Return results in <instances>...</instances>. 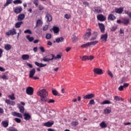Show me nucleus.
<instances>
[{"instance_id": "nucleus-1", "label": "nucleus", "mask_w": 131, "mask_h": 131, "mask_svg": "<svg viewBox=\"0 0 131 131\" xmlns=\"http://www.w3.org/2000/svg\"><path fill=\"white\" fill-rule=\"evenodd\" d=\"M37 94L38 96H40L41 98V102L42 103L47 102V100H48L47 96L49 95V93H48V92H47L46 90H41L37 93Z\"/></svg>"}, {"instance_id": "nucleus-2", "label": "nucleus", "mask_w": 131, "mask_h": 131, "mask_svg": "<svg viewBox=\"0 0 131 131\" xmlns=\"http://www.w3.org/2000/svg\"><path fill=\"white\" fill-rule=\"evenodd\" d=\"M53 60H54V54H50L49 55L44 57L41 61L50 62V61H53Z\"/></svg>"}, {"instance_id": "nucleus-3", "label": "nucleus", "mask_w": 131, "mask_h": 131, "mask_svg": "<svg viewBox=\"0 0 131 131\" xmlns=\"http://www.w3.org/2000/svg\"><path fill=\"white\" fill-rule=\"evenodd\" d=\"M26 94L29 96H32L33 95V88L31 86H29L27 88Z\"/></svg>"}, {"instance_id": "nucleus-4", "label": "nucleus", "mask_w": 131, "mask_h": 131, "mask_svg": "<svg viewBox=\"0 0 131 131\" xmlns=\"http://www.w3.org/2000/svg\"><path fill=\"white\" fill-rule=\"evenodd\" d=\"M95 74H103V70L99 68H94L93 70Z\"/></svg>"}, {"instance_id": "nucleus-5", "label": "nucleus", "mask_w": 131, "mask_h": 131, "mask_svg": "<svg viewBox=\"0 0 131 131\" xmlns=\"http://www.w3.org/2000/svg\"><path fill=\"white\" fill-rule=\"evenodd\" d=\"M93 98H95V94H90L86 95H85L83 97V99H93Z\"/></svg>"}, {"instance_id": "nucleus-6", "label": "nucleus", "mask_w": 131, "mask_h": 131, "mask_svg": "<svg viewBox=\"0 0 131 131\" xmlns=\"http://www.w3.org/2000/svg\"><path fill=\"white\" fill-rule=\"evenodd\" d=\"M97 20H99V21H103L106 20V17L102 14H99L97 15Z\"/></svg>"}, {"instance_id": "nucleus-7", "label": "nucleus", "mask_w": 131, "mask_h": 131, "mask_svg": "<svg viewBox=\"0 0 131 131\" xmlns=\"http://www.w3.org/2000/svg\"><path fill=\"white\" fill-rule=\"evenodd\" d=\"M98 26L100 29L101 32L104 33L105 32V25L103 24L98 23Z\"/></svg>"}, {"instance_id": "nucleus-8", "label": "nucleus", "mask_w": 131, "mask_h": 131, "mask_svg": "<svg viewBox=\"0 0 131 131\" xmlns=\"http://www.w3.org/2000/svg\"><path fill=\"white\" fill-rule=\"evenodd\" d=\"M53 125H54V121H48L47 122H45L43 124L44 126H47V127H51Z\"/></svg>"}, {"instance_id": "nucleus-9", "label": "nucleus", "mask_w": 131, "mask_h": 131, "mask_svg": "<svg viewBox=\"0 0 131 131\" xmlns=\"http://www.w3.org/2000/svg\"><path fill=\"white\" fill-rule=\"evenodd\" d=\"M91 35H92V33L91 32H86L83 36L84 39L88 40V39H89V38H90L91 37Z\"/></svg>"}, {"instance_id": "nucleus-10", "label": "nucleus", "mask_w": 131, "mask_h": 131, "mask_svg": "<svg viewBox=\"0 0 131 131\" xmlns=\"http://www.w3.org/2000/svg\"><path fill=\"white\" fill-rule=\"evenodd\" d=\"M107 38H108V34H104L101 36L100 39L102 41H107Z\"/></svg>"}, {"instance_id": "nucleus-11", "label": "nucleus", "mask_w": 131, "mask_h": 131, "mask_svg": "<svg viewBox=\"0 0 131 131\" xmlns=\"http://www.w3.org/2000/svg\"><path fill=\"white\" fill-rule=\"evenodd\" d=\"M36 70L35 69H33L30 71L29 78H32L34 75L35 74Z\"/></svg>"}, {"instance_id": "nucleus-12", "label": "nucleus", "mask_w": 131, "mask_h": 131, "mask_svg": "<svg viewBox=\"0 0 131 131\" xmlns=\"http://www.w3.org/2000/svg\"><path fill=\"white\" fill-rule=\"evenodd\" d=\"M12 115L13 116H16V117H19V118H22V117H23L22 114H21L19 113H17L16 112H12Z\"/></svg>"}, {"instance_id": "nucleus-13", "label": "nucleus", "mask_w": 131, "mask_h": 131, "mask_svg": "<svg viewBox=\"0 0 131 131\" xmlns=\"http://www.w3.org/2000/svg\"><path fill=\"white\" fill-rule=\"evenodd\" d=\"M20 12H22V8L21 7H16L14 10V13H15V14H20Z\"/></svg>"}, {"instance_id": "nucleus-14", "label": "nucleus", "mask_w": 131, "mask_h": 131, "mask_svg": "<svg viewBox=\"0 0 131 131\" xmlns=\"http://www.w3.org/2000/svg\"><path fill=\"white\" fill-rule=\"evenodd\" d=\"M24 18H25V14H21L19 15H18L17 17V20L21 21L22 20H24Z\"/></svg>"}, {"instance_id": "nucleus-15", "label": "nucleus", "mask_w": 131, "mask_h": 131, "mask_svg": "<svg viewBox=\"0 0 131 131\" xmlns=\"http://www.w3.org/2000/svg\"><path fill=\"white\" fill-rule=\"evenodd\" d=\"M46 19H47V22H51L52 21V16L49 13H47L46 15Z\"/></svg>"}, {"instance_id": "nucleus-16", "label": "nucleus", "mask_w": 131, "mask_h": 131, "mask_svg": "<svg viewBox=\"0 0 131 131\" xmlns=\"http://www.w3.org/2000/svg\"><path fill=\"white\" fill-rule=\"evenodd\" d=\"M35 64L36 65V66H38V67L40 68L46 67V66H47V64L39 63L37 61L35 62Z\"/></svg>"}, {"instance_id": "nucleus-17", "label": "nucleus", "mask_w": 131, "mask_h": 131, "mask_svg": "<svg viewBox=\"0 0 131 131\" xmlns=\"http://www.w3.org/2000/svg\"><path fill=\"white\" fill-rule=\"evenodd\" d=\"M52 30L54 31V33H58L60 31V29L59 27L54 26L53 27Z\"/></svg>"}, {"instance_id": "nucleus-18", "label": "nucleus", "mask_w": 131, "mask_h": 131, "mask_svg": "<svg viewBox=\"0 0 131 131\" xmlns=\"http://www.w3.org/2000/svg\"><path fill=\"white\" fill-rule=\"evenodd\" d=\"M115 12L118 14H121L122 12H123V8L121 7V8H119V9H116L115 10Z\"/></svg>"}, {"instance_id": "nucleus-19", "label": "nucleus", "mask_w": 131, "mask_h": 131, "mask_svg": "<svg viewBox=\"0 0 131 131\" xmlns=\"http://www.w3.org/2000/svg\"><path fill=\"white\" fill-rule=\"evenodd\" d=\"M23 24V21H19L15 24V28H20L21 25Z\"/></svg>"}, {"instance_id": "nucleus-20", "label": "nucleus", "mask_w": 131, "mask_h": 131, "mask_svg": "<svg viewBox=\"0 0 131 131\" xmlns=\"http://www.w3.org/2000/svg\"><path fill=\"white\" fill-rule=\"evenodd\" d=\"M24 115L25 116L24 119H25V120H29V119L31 118V116L29 114L25 113Z\"/></svg>"}, {"instance_id": "nucleus-21", "label": "nucleus", "mask_w": 131, "mask_h": 131, "mask_svg": "<svg viewBox=\"0 0 131 131\" xmlns=\"http://www.w3.org/2000/svg\"><path fill=\"white\" fill-rule=\"evenodd\" d=\"M26 38L27 39H28V40H29V41H30V42H31L34 40V38H33V37H30V35H27Z\"/></svg>"}, {"instance_id": "nucleus-22", "label": "nucleus", "mask_w": 131, "mask_h": 131, "mask_svg": "<svg viewBox=\"0 0 131 131\" xmlns=\"http://www.w3.org/2000/svg\"><path fill=\"white\" fill-rule=\"evenodd\" d=\"M18 108L19 109V112H20V113H24V111H25V108H24V106L22 105H19Z\"/></svg>"}, {"instance_id": "nucleus-23", "label": "nucleus", "mask_w": 131, "mask_h": 131, "mask_svg": "<svg viewBox=\"0 0 131 131\" xmlns=\"http://www.w3.org/2000/svg\"><path fill=\"white\" fill-rule=\"evenodd\" d=\"M5 49L6 51H10L12 49V46L10 44H7L5 46Z\"/></svg>"}, {"instance_id": "nucleus-24", "label": "nucleus", "mask_w": 131, "mask_h": 131, "mask_svg": "<svg viewBox=\"0 0 131 131\" xmlns=\"http://www.w3.org/2000/svg\"><path fill=\"white\" fill-rule=\"evenodd\" d=\"M21 59L23 60H28V59H29V55L27 54L23 55L21 56Z\"/></svg>"}, {"instance_id": "nucleus-25", "label": "nucleus", "mask_w": 131, "mask_h": 131, "mask_svg": "<svg viewBox=\"0 0 131 131\" xmlns=\"http://www.w3.org/2000/svg\"><path fill=\"white\" fill-rule=\"evenodd\" d=\"M56 41L57 43L63 42V41H64V38L61 37H59L58 38H57V39H56Z\"/></svg>"}, {"instance_id": "nucleus-26", "label": "nucleus", "mask_w": 131, "mask_h": 131, "mask_svg": "<svg viewBox=\"0 0 131 131\" xmlns=\"http://www.w3.org/2000/svg\"><path fill=\"white\" fill-rule=\"evenodd\" d=\"M114 100L116 101H123V100L122 99V98L121 97H118L117 96H115Z\"/></svg>"}, {"instance_id": "nucleus-27", "label": "nucleus", "mask_w": 131, "mask_h": 131, "mask_svg": "<svg viewBox=\"0 0 131 131\" xmlns=\"http://www.w3.org/2000/svg\"><path fill=\"white\" fill-rule=\"evenodd\" d=\"M100 126H101V127H102V128H104V127H107V124H106V123H105V122L103 121L102 122V123H101L100 124Z\"/></svg>"}, {"instance_id": "nucleus-28", "label": "nucleus", "mask_w": 131, "mask_h": 131, "mask_svg": "<svg viewBox=\"0 0 131 131\" xmlns=\"http://www.w3.org/2000/svg\"><path fill=\"white\" fill-rule=\"evenodd\" d=\"M13 1L12 0H7L6 4L4 5V7H8V6H9V5H10V4H12Z\"/></svg>"}, {"instance_id": "nucleus-29", "label": "nucleus", "mask_w": 131, "mask_h": 131, "mask_svg": "<svg viewBox=\"0 0 131 131\" xmlns=\"http://www.w3.org/2000/svg\"><path fill=\"white\" fill-rule=\"evenodd\" d=\"M98 42H99L98 41H91V42H89V45L90 46H96V45H97V43H98Z\"/></svg>"}, {"instance_id": "nucleus-30", "label": "nucleus", "mask_w": 131, "mask_h": 131, "mask_svg": "<svg viewBox=\"0 0 131 131\" xmlns=\"http://www.w3.org/2000/svg\"><path fill=\"white\" fill-rule=\"evenodd\" d=\"M106 104H111V101L109 100H104L101 103V105H105Z\"/></svg>"}, {"instance_id": "nucleus-31", "label": "nucleus", "mask_w": 131, "mask_h": 131, "mask_svg": "<svg viewBox=\"0 0 131 131\" xmlns=\"http://www.w3.org/2000/svg\"><path fill=\"white\" fill-rule=\"evenodd\" d=\"M2 124L4 127H8L9 126V123L7 121H3Z\"/></svg>"}, {"instance_id": "nucleus-32", "label": "nucleus", "mask_w": 131, "mask_h": 131, "mask_svg": "<svg viewBox=\"0 0 131 131\" xmlns=\"http://www.w3.org/2000/svg\"><path fill=\"white\" fill-rule=\"evenodd\" d=\"M116 17H115V16H114V15L113 14H111L109 15L108 19H109L110 20H114V19H116Z\"/></svg>"}, {"instance_id": "nucleus-33", "label": "nucleus", "mask_w": 131, "mask_h": 131, "mask_svg": "<svg viewBox=\"0 0 131 131\" xmlns=\"http://www.w3.org/2000/svg\"><path fill=\"white\" fill-rule=\"evenodd\" d=\"M8 98L10 99V100H15V99H16L14 94H12V95H9Z\"/></svg>"}, {"instance_id": "nucleus-34", "label": "nucleus", "mask_w": 131, "mask_h": 131, "mask_svg": "<svg viewBox=\"0 0 131 131\" xmlns=\"http://www.w3.org/2000/svg\"><path fill=\"white\" fill-rule=\"evenodd\" d=\"M61 57H62V55H61V54H58L55 57V55H54V59L55 60H56L57 59H61Z\"/></svg>"}, {"instance_id": "nucleus-35", "label": "nucleus", "mask_w": 131, "mask_h": 131, "mask_svg": "<svg viewBox=\"0 0 131 131\" xmlns=\"http://www.w3.org/2000/svg\"><path fill=\"white\" fill-rule=\"evenodd\" d=\"M81 59H82V61H86V60H88L89 56H83L82 58L80 57Z\"/></svg>"}, {"instance_id": "nucleus-36", "label": "nucleus", "mask_w": 131, "mask_h": 131, "mask_svg": "<svg viewBox=\"0 0 131 131\" xmlns=\"http://www.w3.org/2000/svg\"><path fill=\"white\" fill-rule=\"evenodd\" d=\"M123 24H128L129 23V20L124 18L123 19Z\"/></svg>"}, {"instance_id": "nucleus-37", "label": "nucleus", "mask_w": 131, "mask_h": 131, "mask_svg": "<svg viewBox=\"0 0 131 131\" xmlns=\"http://www.w3.org/2000/svg\"><path fill=\"white\" fill-rule=\"evenodd\" d=\"M111 113V110L109 108H106L104 110L105 114H109V113Z\"/></svg>"}, {"instance_id": "nucleus-38", "label": "nucleus", "mask_w": 131, "mask_h": 131, "mask_svg": "<svg viewBox=\"0 0 131 131\" xmlns=\"http://www.w3.org/2000/svg\"><path fill=\"white\" fill-rule=\"evenodd\" d=\"M41 24V20L40 19H38L36 23V27H38L39 25Z\"/></svg>"}, {"instance_id": "nucleus-39", "label": "nucleus", "mask_w": 131, "mask_h": 131, "mask_svg": "<svg viewBox=\"0 0 131 131\" xmlns=\"http://www.w3.org/2000/svg\"><path fill=\"white\" fill-rule=\"evenodd\" d=\"M46 38L47 39H51L52 38V34L48 33L46 35Z\"/></svg>"}, {"instance_id": "nucleus-40", "label": "nucleus", "mask_w": 131, "mask_h": 131, "mask_svg": "<svg viewBox=\"0 0 131 131\" xmlns=\"http://www.w3.org/2000/svg\"><path fill=\"white\" fill-rule=\"evenodd\" d=\"M10 31L12 35H14V34H16V33H17L16 32V30H15V29H13L12 30H11Z\"/></svg>"}, {"instance_id": "nucleus-41", "label": "nucleus", "mask_w": 131, "mask_h": 131, "mask_svg": "<svg viewBox=\"0 0 131 131\" xmlns=\"http://www.w3.org/2000/svg\"><path fill=\"white\" fill-rule=\"evenodd\" d=\"M125 14L128 15L129 18H131V12H130V11H129L128 10H127V11L126 10V11H125Z\"/></svg>"}, {"instance_id": "nucleus-42", "label": "nucleus", "mask_w": 131, "mask_h": 131, "mask_svg": "<svg viewBox=\"0 0 131 131\" xmlns=\"http://www.w3.org/2000/svg\"><path fill=\"white\" fill-rule=\"evenodd\" d=\"M24 33H29V34H32V32L30 29H28L24 31Z\"/></svg>"}, {"instance_id": "nucleus-43", "label": "nucleus", "mask_w": 131, "mask_h": 131, "mask_svg": "<svg viewBox=\"0 0 131 131\" xmlns=\"http://www.w3.org/2000/svg\"><path fill=\"white\" fill-rule=\"evenodd\" d=\"M81 47L83 48H86V47H90V43L88 42L85 44L82 45Z\"/></svg>"}, {"instance_id": "nucleus-44", "label": "nucleus", "mask_w": 131, "mask_h": 131, "mask_svg": "<svg viewBox=\"0 0 131 131\" xmlns=\"http://www.w3.org/2000/svg\"><path fill=\"white\" fill-rule=\"evenodd\" d=\"M14 120L17 123H21V119L18 118H14Z\"/></svg>"}, {"instance_id": "nucleus-45", "label": "nucleus", "mask_w": 131, "mask_h": 131, "mask_svg": "<svg viewBox=\"0 0 131 131\" xmlns=\"http://www.w3.org/2000/svg\"><path fill=\"white\" fill-rule=\"evenodd\" d=\"M13 4H22V2L21 1V0H15L13 1Z\"/></svg>"}, {"instance_id": "nucleus-46", "label": "nucleus", "mask_w": 131, "mask_h": 131, "mask_svg": "<svg viewBox=\"0 0 131 131\" xmlns=\"http://www.w3.org/2000/svg\"><path fill=\"white\" fill-rule=\"evenodd\" d=\"M52 94L54 96H57V95H58V92H57L56 90H53Z\"/></svg>"}, {"instance_id": "nucleus-47", "label": "nucleus", "mask_w": 131, "mask_h": 131, "mask_svg": "<svg viewBox=\"0 0 131 131\" xmlns=\"http://www.w3.org/2000/svg\"><path fill=\"white\" fill-rule=\"evenodd\" d=\"M48 28H49V26L45 25L44 27H43L42 30H43V31H46L48 30Z\"/></svg>"}, {"instance_id": "nucleus-48", "label": "nucleus", "mask_w": 131, "mask_h": 131, "mask_svg": "<svg viewBox=\"0 0 131 131\" xmlns=\"http://www.w3.org/2000/svg\"><path fill=\"white\" fill-rule=\"evenodd\" d=\"M9 130L10 131H17V129L13 127H10L9 128Z\"/></svg>"}, {"instance_id": "nucleus-49", "label": "nucleus", "mask_w": 131, "mask_h": 131, "mask_svg": "<svg viewBox=\"0 0 131 131\" xmlns=\"http://www.w3.org/2000/svg\"><path fill=\"white\" fill-rule=\"evenodd\" d=\"M64 17L66 19H70V18H71V15H70V14H66L64 15Z\"/></svg>"}, {"instance_id": "nucleus-50", "label": "nucleus", "mask_w": 131, "mask_h": 131, "mask_svg": "<svg viewBox=\"0 0 131 131\" xmlns=\"http://www.w3.org/2000/svg\"><path fill=\"white\" fill-rule=\"evenodd\" d=\"M34 5H35L36 7L38 6V0H34L33 2Z\"/></svg>"}, {"instance_id": "nucleus-51", "label": "nucleus", "mask_w": 131, "mask_h": 131, "mask_svg": "<svg viewBox=\"0 0 131 131\" xmlns=\"http://www.w3.org/2000/svg\"><path fill=\"white\" fill-rule=\"evenodd\" d=\"M89 104H90V105H94V104H95V100H94V99H91L90 101Z\"/></svg>"}, {"instance_id": "nucleus-52", "label": "nucleus", "mask_w": 131, "mask_h": 131, "mask_svg": "<svg viewBox=\"0 0 131 131\" xmlns=\"http://www.w3.org/2000/svg\"><path fill=\"white\" fill-rule=\"evenodd\" d=\"M73 41L74 42H75L76 41H77V37L76 36H74L72 38Z\"/></svg>"}, {"instance_id": "nucleus-53", "label": "nucleus", "mask_w": 131, "mask_h": 131, "mask_svg": "<svg viewBox=\"0 0 131 131\" xmlns=\"http://www.w3.org/2000/svg\"><path fill=\"white\" fill-rule=\"evenodd\" d=\"M72 125L73 126H76V125H78V122H73L72 123Z\"/></svg>"}, {"instance_id": "nucleus-54", "label": "nucleus", "mask_w": 131, "mask_h": 131, "mask_svg": "<svg viewBox=\"0 0 131 131\" xmlns=\"http://www.w3.org/2000/svg\"><path fill=\"white\" fill-rule=\"evenodd\" d=\"M39 49L42 53H45V48H43V47H40Z\"/></svg>"}, {"instance_id": "nucleus-55", "label": "nucleus", "mask_w": 131, "mask_h": 131, "mask_svg": "<svg viewBox=\"0 0 131 131\" xmlns=\"http://www.w3.org/2000/svg\"><path fill=\"white\" fill-rule=\"evenodd\" d=\"M123 85H121L119 87L118 90L119 91H120V92H121V91H123Z\"/></svg>"}, {"instance_id": "nucleus-56", "label": "nucleus", "mask_w": 131, "mask_h": 131, "mask_svg": "<svg viewBox=\"0 0 131 131\" xmlns=\"http://www.w3.org/2000/svg\"><path fill=\"white\" fill-rule=\"evenodd\" d=\"M95 57L93 55L88 56V60H93Z\"/></svg>"}, {"instance_id": "nucleus-57", "label": "nucleus", "mask_w": 131, "mask_h": 131, "mask_svg": "<svg viewBox=\"0 0 131 131\" xmlns=\"http://www.w3.org/2000/svg\"><path fill=\"white\" fill-rule=\"evenodd\" d=\"M2 78L3 79L8 80V77H7V76H6L5 75H3L2 76Z\"/></svg>"}, {"instance_id": "nucleus-58", "label": "nucleus", "mask_w": 131, "mask_h": 131, "mask_svg": "<svg viewBox=\"0 0 131 131\" xmlns=\"http://www.w3.org/2000/svg\"><path fill=\"white\" fill-rule=\"evenodd\" d=\"M6 103H7V104H8V105H10V104L11 103V100H9V99H6L5 100Z\"/></svg>"}, {"instance_id": "nucleus-59", "label": "nucleus", "mask_w": 131, "mask_h": 131, "mask_svg": "<svg viewBox=\"0 0 131 131\" xmlns=\"http://www.w3.org/2000/svg\"><path fill=\"white\" fill-rule=\"evenodd\" d=\"M27 66H28L30 68H32L33 67V66L29 63H27Z\"/></svg>"}, {"instance_id": "nucleus-60", "label": "nucleus", "mask_w": 131, "mask_h": 131, "mask_svg": "<svg viewBox=\"0 0 131 131\" xmlns=\"http://www.w3.org/2000/svg\"><path fill=\"white\" fill-rule=\"evenodd\" d=\"M48 103H55V100L54 99H50Z\"/></svg>"}, {"instance_id": "nucleus-61", "label": "nucleus", "mask_w": 131, "mask_h": 131, "mask_svg": "<svg viewBox=\"0 0 131 131\" xmlns=\"http://www.w3.org/2000/svg\"><path fill=\"white\" fill-rule=\"evenodd\" d=\"M128 85H129V83H125L124 84L123 86V88H127V86H128Z\"/></svg>"}, {"instance_id": "nucleus-62", "label": "nucleus", "mask_w": 131, "mask_h": 131, "mask_svg": "<svg viewBox=\"0 0 131 131\" xmlns=\"http://www.w3.org/2000/svg\"><path fill=\"white\" fill-rule=\"evenodd\" d=\"M16 103L14 101H11L10 105H12V106H14Z\"/></svg>"}, {"instance_id": "nucleus-63", "label": "nucleus", "mask_w": 131, "mask_h": 131, "mask_svg": "<svg viewBox=\"0 0 131 131\" xmlns=\"http://www.w3.org/2000/svg\"><path fill=\"white\" fill-rule=\"evenodd\" d=\"M70 50H71V48H70V47H67L66 49V52H69V51H70Z\"/></svg>"}, {"instance_id": "nucleus-64", "label": "nucleus", "mask_w": 131, "mask_h": 131, "mask_svg": "<svg viewBox=\"0 0 131 131\" xmlns=\"http://www.w3.org/2000/svg\"><path fill=\"white\" fill-rule=\"evenodd\" d=\"M66 89L64 88H62L61 90V92L62 93V94H65V91H66Z\"/></svg>"}]
</instances>
